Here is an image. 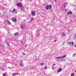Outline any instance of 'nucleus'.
<instances>
[{
  "mask_svg": "<svg viewBox=\"0 0 76 76\" xmlns=\"http://www.w3.org/2000/svg\"><path fill=\"white\" fill-rule=\"evenodd\" d=\"M16 10H10L9 12H10V13H13L14 12H15Z\"/></svg>",
  "mask_w": 76,
  "mask_h": 76,
  "instance_id": "nucleus-8",
  "label": "nucleus"
},
{
  "mask_svg": "<svg viewBox=\"0 0 76 76\" xmlns=\"http://www.w3.org/2000/svg\"><path fill=\"white\" fill-rule=\"evenodd\" d=\"M73 45V42H70L69 43V46H72Z\"/></svg>",
  "mask_w": 76,
  "mask_h": 76,
  "instance_id": "nucleus-4",
  "label": "nucleus"
},
{
  "mask_svg": "<svg viewBox=\"0 0 76 76\" xmlns=\"http://www.w3.org/2000/svg\"><path fill=\"white\" fill-rule=\"evenodd\" d=\"M3 76H6V74H5V73H4L3 74Z\"/></svg>",
  "mask_w": 76,
  "mask_h": 76,
  "instance_id": "nucleus-22",
  "label": "nucleus"
},
{
  "mask_svg": "<svg viewBox=\"0 0 76 76\" xmlns=\"http://www.w3.org/2000/svg\"><path fill=\"white\" fill-rule=\"evenodd\" d=\"M52 69H54V68H52Z\"/></svg>",
  "mask_w": 76,
  "mask_h": 76,
  "instance_id": "nucleus-34",
  "label": "nucleus"
},
{
  "mask_svg": "<svg viewBox=\"0 0 76 76\" xmlns=\"http://www.w3.org/2000/svg\"><path fill=\"white\" fill-rule=\"evenodd\" d=\"M34 20V18H31L30 20V22H31V21H32V20Z\"/></svg>",
  "mask_w": 76,
  "mask_h": 76,
  "instance_id": "nucleus-20",
  "label": "nucleus"
},
{
  "mask_svg": "<svg viewBox=\"0 0 76 76\" xmlns=\"http://www.w3.org/2000/svg\"><path fill=\"white\" fill-rule=\"evenodd\" d=\"M20 65L21 66H23V64L22 63H21Z\"/></svg>",
  "mask_w": 76,
  "mask_h": 76,
  "instance_id": "nucleus-17",
  "label": "nucleus"
},
{
  "mask_svg": "<svg viewBox=\"0 0 76 76\" xmlns=\"http://www.w3.org/2000/svg\"><path fill=\"white\" fill-rule=\"evenodd\" d=\"M65 11H67V10H65Z\"/></svg>",
  "mask_w": 76,
  "mask_h": 76,
  "instance_id": "nucleus-36",
  "label": "nucleus"
},
{
  "mask_svg": "<svg viewBox=\"0 0 76 76\" xmlns=\"http://www.w3.org/2000/svg\"><path fill=\"white\" fill-rule=\"evenodd\" d=\"M5 22L7 23V24H9V25H11V23L10 22V21H9V20H5Z\"/></svg>",
  "mask_w": 76,
  "mask_h": 76,
  "instance_id": "nucleus-3",
  "label": "nucleus"
},
{
  "mask_svg": "<svg viewBox=\"0 0 76 76\" xmlns=\"http://www.w3.org/2000/svg\"><path fill=\"white\" fill-rule=\"evenodd\" d=\"M47 68V66H45V69H46Z\"/></svg>",
  "mask_w": 76,
  "mask_h": 76,
  "instance_id": "nucleus-23",
  "label": "nucleus"
},
{
  "mask_svg": "<svg viewBox=\"0 0 76 76\" xmlns=\"http://www.w3.org/2000/svg\"><path fill=\"white\" fill-rule=\"evenodd\" d=\"M31 15L32 16H35L36 15V14H35V12L34 11H32L31 12Z\"/></svg>",
  "mask_w": 76,
  "mask_h": 76,
  "instance_id": "nucleus-5",
  "label": "nucleus"
},
{
  "mask_svg": "<svg viewBox=\"0 0 76 76\" xmlns=\"http://www.w3.org/2000/svg\"><path fill=\"white\" fill-rule=\"evenodd\" d=\"M69 30V31H70V30Z\"/></svg>",
  "mask_w": 76,
  "mask_h": 76,
  "instance_id": "nucleus-33",
  "label": "nucleus"
},
{
  "mask_svg": "<svg viewBox=\"0 0 76 76\" xmlns=\"http://www.w3.org/2000/svg\"><path fill=\"white\" fill-rule=\"evenodd\" d=\"M54 42H57V40H55L54 41Z\"/></svg>",
  "mask_w": 76,
  "mask_h": 76,
  "instance_id": "nucleus-28",
  "label": "nucleus"
},
{
  "mask_svg": "<svg viewBox=\"0 0 76 76\" xmlns=\"http://www.w3.org/2000/svg\"><path fill=\"white\" fill-rule=\"evenodd\" d=\"M56 58L57 59H58V58H61V57H56Z\"/></svg>",
  "mask_w": 76,
  "mask_h": 76,
  "instance_id": "nucleus-16",
  "label": "nucleus"
},
{
  "mask_svg": "<svg viewBox=\"0 0 76 76\" xmlns=\"http://www.w3.org/2000/svg\"><path fill=\"white\" fill-rule=\"evenodd\" d=\"M17 5L18 7H22V5L21 3L17 4Z\"/></svg>",
  "mask_w": 76,
  "mask_h": 76,
  "instance_id": "nucleus-1",
  "label": "nucleus"
},
{
  "mask_svg": "<svg viewBox=\"0 0 76 76\" xmlns=\"http://www.w3.org/2000/svg\"><path fill=\"white\" fill-rule=\"evenodd\" d=\"M61 71H62V69H58V71H57V72H58V73H59L61 72Z\"/></svg>",
  "mask_w": 76,
  "mask_h": 76,
  "instance_id": "nucleus-10",
  "label": "nucleus"
},
{
  "mask_svg": "<svg viewBox=\"0 0 76 76\" xmlns=\"http://www.w3.org/2000/svg\"><path fill=\"white\" fill-rule=\"evenodd\" d=\"M12 20L13 21V22H17V19L16 18H12Z\"/></svg>",
  "mask_w": 76,
  "mask_h": 76,
  "instance_id": "nucleus-2",
  "label": "nucleus"
},
{
  "mask_svg": "<svg viewBox=\"0 0 76 76\" xmlns=\"http://www.w3.org/2000/svg\"><path fill=\"white\" fill-rule=\"evenodd\" d=\"M1 15V13L0 12V15Z\"/></svg>",
  "mask_w": 76,
  "mask_h": 76,
  "instance_id": "nucleus-32",
  "label": "nucleus"
},
{
  "mask_svg": "<svg viewBox=\"0 0 76 76\" xmlns=\"http://www.w3.org/2000/svg\"><path fill=\"white\" fill-rule=\"evenodd\" d=\"M45 8L46 9H47V10H48L49 9V6H48V5H47L45 7Z\"/></svg>",
  "mask_w": 76,
  "mask_h": 76,
  "instance_id": "nucleus-12",
  "label": "nucleus"
},
{
  "mask_svg": "<svg viewBox=\"0 0 76 76\" xmlns=\"http://www.w3.org/2000/svg\"><path fill=\"white\" fill-rule=\"evenodd\" d=\"M43 64H44V63H42V64H40V65L41 66H42V65H43Z\"/></svg>",
  "mask_w": 76,
  "mask_h": 76,
  "instance_id": "nucleus-21",
  "label": "nucleus"
},
{
  "mask_svg": "<svg viewBox=\"0 0 76 76\" xmlns=\"http://www.w3.org/2000/svg\"><path fill=\"white\" fill-rule=\"evenodd\" d=\"M23 54L24 55H25V54L24 53H23Z\"/></svg>",
  "mask_w": 76,
  "mask_h": 76,
  "instance_id": "nucleus-29",
  "label": "nucleus"
},
{
  "mask_svg": "<svg viewBox=\"0 0 76 76\" xmlns=\"http://www.w3.org/2000/svg\"><path fill=\"white\" fill-rule=\"evenodd\" d=\"M25 47H27V45H25Z\"/></svg>",
  "mask_w": 76,
  "mask_h": 76,
  "instance_id": "nucleus-26",
  "label": "nucleus"
},
{
  "mask_svg": "<svg viewBox=\"0 0 76 76\" xmlns=\"http://www.w3.org/2000/svg\"><path fill=\"white\" fill-rule=\"evenodd\" d=\"M71 76H74V73H72L71 75Z\"/></svg>",
  "mask_w": 76,
  "mask_h": 76,
  "instance_id": "nucleus-18",
  "label": "nucleus"
},
{
  "mask_svg": "<svg viewBox=\"0 0 76 76\" xmlns=\"http://www.w3.org/2000/svg\"><path fill=\"white\" fill-rule=\"evenodd\" d=\"M49 7L50 10H51V9H52V5H49Z\"/></svg>",
  "mask_w": 76,
  "mask_h": 76,
  "instance_id": "nucleus-11",
  "label": "nucleus"
},
{
  "mask_svg": "<svg viewBox=\"0 0 76 76\" xmlns=\"http://www.w3.org/2000/svg\"><path fill=\"white\" fill-rule=\"evenodd\" d=\"M62 36L63 37H64L65 36V34L64 33H62Z\"/></svg>",
  "mask_w": 76,
  "mask_h": 76,
  "instance_id": "nucleus-14",
  "label": "nucleus"
},
{
  "mask_svg": "<svg viewBox=\"0 0 76 76\" xmlns=\"http://www.w3.org/2000/svg\"><path fill=\"white\" fill-rule=\"evenodd\" d=\"M55 1H56V0H55Z\"/></svg>",
  "mask_w": 76,
  "mask_h": 76,
  "instance_id": "nucleus-37",
  "label": "nucleus"
},
{
  "mask_svg": "<svg viewBox=\"0 0 76 76\" xmlns=\"http://www.w3.org/2000/svg\"><path fill=\"white\" fill-rule=\"evenodd\" d=\"M53 66H55V64H53Z\"/></svg>",
  "mask_w": 76,
  "mask_h": 76,
  "instance_id": "nucleus-30",
  "label": "nucleus"
},
{
  "mask_svg": "<svg viewBox=\"0 0 76 76\" xmlns=\"http://www.w3.org/2000/svg\"><path fill=\"white\" fill-rule=\"evenodd\" d=\"M7 45H9V43L8 42H7Z\"/></svg>",
  "mask_w": 76,
  "mask_h": 76,
  "instance_id": "nucleus-24",
  "label": "nucleus"
},
{
  "mask_svg": "<svg viewBox=\"0 0 76 76\" xmlns=\"http://www.w3.org/2000/svg\"><path fill=\"white\" fill-rule=\"evenodd\" d=\"M19 75V73H14L12 74V76H16V75Z\"/></svg>",
  "mask_w": 76,
  "mask_h": 76,
  "instance_id": "nucleus-7",
  "label": "nucleus"
},
{
  "mask_svg": "<svg viewBox=\"0 0 76 76\" xmlns=\"http://www.w3.org/2000/svg\"><path fill=\"white\" fill-rule=\"evenodd\" d=\"M13 10H15V9H13Z\"/></svg>",
  "mask_w": 76,
  "mask_h": 76,
  "instance_id": "nucleus-39",
  "label": "nucleus"
},
{
  "mask_svg": "<svg viewBox=\"0 0 76 76\" xmlns=\"http://www.w3.org/2000/svg\"><path fill=\"white\" fill-rule=\"evenodd\" d=\"M67 15H69V12H67Z\"/></svg>",
  "mask_w": 76,
  "mask_h": 76,
  "instance_id": "nucleus-25",
  "label": "nucleus"
},
{
  "mask_svg": "<svg viewBox=\"0 0 76 76\" xmlns=\"http://www.w3.org/2000/svg\"><path fill=\"white\" fill-rule=\"evenodd\" d=\"M75 72H76V71H75Z\"/></svg>",
  "mask_w": 76,
  "mask_h": 76,
  "instance_id": "nucleus-35",
  "label": "nucleus"
},
{
  "mask_svg": "<svg viewBox=\"0 0 76 76\" xmlns=\"http://www.w3.org/2000/svg\"><path fill=\"white\" fill-rule=\"evenodd\" d=\"M20 28L21 29H23V25H21L20 26Z\"/></svg>",
  "mask_w": 76,
  "mask_h": 76,
  "instance_id": "nucleus-13",
  "label": "nucleus"
},
{
  "mask_svg": "<svg viewBox=\"0 0 76 76\" xmlns=\"http://www.w3.org/2000/svg\"><path fill=\"white\" fill-rule=\"evenodd\" d=\"M69 14H70L71 15H72V12L71 11H69Z\"/></svg>",
  "mask_w": 76,
  "mask_h": 76,
  "instance_id": "nucleus-15",
  "label": "nucleus"
},
{
  "mask_svg": "<svg viewBox=\"0 0 76 76\" xmlns=\"http://www.w3.org/2000/svg\"><path fill=\"white\" fill-rule=\"evenodd\" d=\"M75 47H76V45L75 46Z\"/></svg>",
  "mask_w": 76,
  "mask_h": 76,
  "instance_id": "nucleus-31",
  "label": "nucleus"
},
{
  "mask_svg": "<svg viewBox=\"0 0 76 76\" xmlns=\"http://www.w3.org/2000/svg\"><path fill=\"white\" fill-rule=\"evenodd\" d=\"M76 55V54L75 53H74V54H73V55L74 56H75Z\"/></svg>",
  "mask_w": 76,
  "mask_h": 76,
  "instance_id": "nucleus-27",
  "label": "nucleus"
},
{
  "mask_svg": "<svg viewBox=\"0 0 76 76\" xmlns=\"http://www.w3.org/2000/svg\"><path fill=\"white\" fill-rule=\"evenodd\" d=\"M30 0V1H31V0Z\"/></svg>",
  "mask_w": 76,
  "mask_h": 76,
  "instance_id": "nucleus-38",
  "label": "nucleus"
},
{
  "mask_svg": "<svg viewBox=\"0 0 76 76\" xmlns=\"http://www.w3.org/2000/svg\"><path fill=\"white\" fill-rule=\"evenodd\" d=\"M63 4L64 6V7H66V6H67V3H64Z\"/></svg>",
  "mask_w": 76,
  "mask_h": 76,
  "instance_id": "nucleus-9",
  "label": "nucleus"
},
{
  "mask_svg": "<svg viewBox=\"0 0 76 76\" xmlns=\"http://www.w3.org/2000/svg\"><path fill=\"white\" fill-rule=\"evenodd\" d=\"M66 55H65L64 56H63L62 57H61V58H64V57H66Z\"/></svg>",
  "mask_w": 76,
  "mask_h": 76,
  "instance_id": "nucleus-19",
  "label": "nucleus"
},
{
  "mask_svg": "<svg viewBox=\"0 0 76 76\" xmlns=\"http://www.w3.org/2000/svg\"><path fill=\"white\" fill-rule=\"evenodd\" d=\"M15 36H18L19 35V33L18 32H16L14 34Z\"/></svg>",
  "mask_w": 76,
  "mask_h": 76,
  "instance_id": "nucleus-6",
  "label": "nucleus"
}]
</instances>
